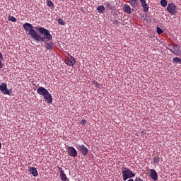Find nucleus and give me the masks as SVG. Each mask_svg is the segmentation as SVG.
<instances>
[{
    "instance_id": "3",
    "label": "nucleus",
    "mask_w": 181,
    "mask_h": 181,
    "mask_svg": "<svg viewBox=\"0 0 181 181\" xmlns=\"http://www.w3.org/2000/svg\"><path fill=\"white\" fill-rule=\"evenodd\" d=\"M123 180L126 181L128 179H131V177H134L135 176V173L132 172L129 168H124L122 170Z\"/></svg>"
},
{
    "instance_id": "21",
    "label": "nucleus",
    "mask_w": 181,
    "mask_h": 181,
    "mask_svg": "<svg viewBox=\"0 0 181 181\" xmlns=\"http://www.w3.org/2000/svg\"><path fill=\"white\" fill-rule=\"evenodd\" d=\"M143 9H144V12H148V11H149V6H148V4L146 3L145 4H143V6H141Z\"/></svg>"
},
{
    "instance_id": "23",
    "label": "nucleus",
    "mask_w": 181,
    "mask_h": 181,
    "mask_svg": "<svg viewBox=\"0 0 181 181\" xmlns=\"http://www.w3.org/2000/svg\"><path fill=\"white\" fill-rule=\"evenodd\" d=\"M112 8H114V7L112 6V5H111V4L106 3V8L107 9V11H111V9H112Z\"/></svg>"
},
{
    "instance_id": "5",
    "label": "nucleus",
    "mask_w": 181,
    "mask_h": 181,
    "mask_svg": "<svg viewBox=\"0 0 181 181\" xmlns=\"http://www.w3.org/2000/svg\"><path fill=\"white\" fill-rule=\"evenodd\" d=\"M167 11L171 15H176V13H177V8H176V4H175L174 3L168 4L167 6Z\"/></svg>"
},
{
    "instance_id": "29",
    "label": "nucleus",
    "mask_w": 181,
    "mask_h": 181,
    "mask_svg": "<svg viewBox=\"0 0 181 181\" xmlns=\"http://www.w3.org/2000/svg\"><path fill=\"white\" fill-rule=\"evenodd\" d=\"M58 170L60 173H64V170H63V168H62V167H58Z\"/></svg>"
},
{
    "instance_id": "19",
    "label": "nucleus",
    "mask_w": 181,
    "mask_h": 181,
    "mask_svg": "<svg viewBox=\"0 0 181 181\" xmlns=\"http://www.w3.org/2000/svg\"><path fill=\"white\" fill-rule=\"evenodd\" d=\"M47 5L49 8H54V4L50 0H47Z\"/></svg>"
},
{
    "instance_id": "22",
    "label": "nucleus",
    "mask_w": 181,
    "mask_h": 181,
    "mask_svg": "<svg viewBox=\"0 0 181 181\" xmlns=\"http://www.w3.org/2000/svg\"><path fill=\"white\" fill-rule=\"evenodd\" d=\"M3 59L4 56L2 55V53L0 52V69H2L4 67V64H2Z\"/></svg>"
},
{
    "instance_id": "16",
    "label": "nucleus",
    "mask_w": 181,
    "mask_h": 181,
    "mask_svg": "<svg viewBox=\"0 0 181 181\" xmlns=\"http://www.w3.org/2000/svg\"><path fill=\"white\" fill-rule=\"evenodd\" d=\"M59 176H60L61 180H62V181H67V180H69V178H67V175H66V173L64 172V173H61L59 174Z\"/></svg>"
},
{
    "instance_id": "25",
    "label": "nucleus",
    "mask_w": 181,
    "mask_h": 181,
    "mask_svg": "<svg viewBox=\"0 0 181 181\" xmlns=\"http://www.w3.org/2000/svg\"><path fill=\"white\" fill-rule=\"evenodd\" d=\"M92 83L93 84H94L95 87H96L97 88H100V84L98 83V82L95 81V80H93Z\"/></svg>"
},
{
    "instance_id": "9",
    "label": "nucleus",
    "mask_w": 181,
    "mask_h": 181,
    "mask_svg": "<svg viewBox=\"0 0 181 181\" xmlns=\"http://www.w3.org/2000/svg\"><path fill=\"white\" fill-rule=\"evenodd\" d=\"M65 64L68 66H74L76 64V59L71 56L69 59L65 61Z\"/></svg>"
},
{
    "instance_id": "11",
    "label": "nucleus",
    "mask_w": 181,
    "mask_h": 181,
    "mask_svg": "<svg viewBox=\"0 0 181 181\" xmlns=\"http://www.w3.org/2000/svg\"><path fill=\"white\" fill-rule=\"evenodd\" d=\"M150 173H151L150 176L153 179V180L154 181L158 180V173H156V170L153 169H151Z\"/></svg>"
},
{
    "instance_id": "31",
    "label": "nucleus",
    "mask_w": 181,
    "mask_h": 181,
    "mask_svg": "<svg viewBox=\"0 0 181 181\" xmlns=\"http://www.w3.org/2000/svg\"><path fill=\"white\" fill-rule=\"evenodd\" d=\"M0 148H2V144L0 142Z\"/></svg>"
},
{
    "instance_id": "1",
    "label": "nucleus",
    "mask_w": 181,
    "mask_h": 181,
    "mask_svg": "<svg viewBox=\"0 0 181 181\" xmlns=\"http://www.w3.org/2000/svg\"><path fill=\"white\" fill-rule=\"evenodd\" d=\"M24 30L28 32V35L31 36L37 43L40 42H46V40H53V36L49 32V30L43 27H33L29 23L23 25Z\"/></svg>"
},
{
    "instance_id": "12",
    "label": "nucleus",
    "mask_w": 181,
    "mask_h": 181,
    "mask_svg": "<svg viewBox=\"0 0 181 181\" xmlns=\"http://www.w3.org/2000/svg\"><path fill=\"white\" fill-rule=\"evenodd\" d=\"M40 42H43V41H40ZM44 42H45V45H46V46H45V47H46V49H47V50H49V52H50V50H53V43L52 42H49V40H46V41H44Z\"/></svg>"
},
{
    "instance_id": "8",
    "label": "nucleus",
    "mask_w": 181,
    "mask_h": 181,
    "mask_svg": "<svg viewBox=\"0 0 181 181\" xmlns=\"http://www.w3.org/2000/svg\"><path fill=\"white\" fill-rule=\"evenodd\" d=\"M77 149L83 156H87V155H88V148L86 146L79 144Z\"/></svg>"
},
{
    "instance_id": "24",
    "label": "nucleus",
    "mask_w": 181,
    "mask_h": 181,
    "mask_svg": "<svg viewBox=\"0 0 181 181\" xmlns=\"http://www.w3.org/2000/svg\"><path fill=\"white\" fill-rule=\"evenodd\" d=\"M8 21H10L11 22H16L18 20L16 19V18L10 16H8Z\"/></svg>"
},
{
    "instance_id": "4",
    "label": "nucleus",
    "mask_w": 181,
    "mask_h": 181,
    "mask_svg": "<svg viewBox=\"0 0 181 181\" xmlns=\"http://www.w3.org/2000/svg\"><path fill=\"white\" fill-rule=\"evenodd\" d=\"M168 50H170V52L175 54V56H179V50H180V47H179L176 44L170 45L168 47Z\"/></svg>"
},
{
    "instance_id": "15",
    "label": "nucleus",
    "mask_w": 181,
    "mask_h": 181,
    "mask_svg": "<svg viewBox=\"0 0 181 181\" xmlns=\"http://www.w3.org/2000/svg\"><path fill=\"white\" fill-rule=\"evenodd\" d=\"M98 13H104L105 12V7L104 6H99L97 8Z\"/></svg>"
},
{
    "instance_id": "6",
    "label": "nucleus",
    "mask_w": 181,
    "mask_h": 181,
    "mask_svg": "<svg viewBox=\"0 0 181 181\" xmlns=\"http://www.w3.org/2000/svg\"><path fill=\"white\" fill-rule=\"evenodd\" d=\"M66 152L69 156H71L72 158H76V156H77V150L73 146H67Z\"/></svg>"
},
{
    "instance_id": "17",
    "label": "nucleus",
    "mask_w": 181,
    "mask_h": 181,
    "mask_svg": "<svg viewBox=\"0 0 181 181\" xmlns=\"http://www.w3.org/2000/svg\"><path fill=\"white\" fill-rule=\"evenodd\" d=\"M173 63H174V64H181V59L179 57H174L173 59Z\"/></svg>"
},
{
    "instance_id": "30",
    "label": "nucleus",
    "mask_w": 181,
    "mask_h": 181,
    "mask_svg": "<svg viewBox=\"0 0 181 181\" xmlns=\"http://www.w3.org/2000/svg\"><path fill=\"white\" fill-rule=\"evenodd\" d=\"M81 125H84L85 124H87V120L86 119H82L81 122Z\"/></svg>"
},
{
    "instance_id": "14",
    "label": "nucleus",
    "mask_w": 181,
    "mask_h": 181,
    "mask_svg": "<svg viewBox=\"0 0 181 181\" xmlns=\"http://www.w3.org/2000/svg\"><path fill=\"white\" fill-rule=\"evenodd\" d=\"M129 4L132 6V8H136V6H138L139 1V0H129Z\"/></svg>"
},
{
    "instance_id": "27",
    "label": "nucleus",
    "mask_w": 181,
    "mask_h": 181,
    "mask_svg": "<svg viewBox=\"0 0 181 181\" xmlns=\"http://www.w3.org/2000/svg\"><path fill=\"white\" fill-rule=\"evenodd\" d=\"M156 29H157V33L158 35H162L163 30H162V28H160V27H157Z\"/></svg>"
},
{
    "instance_id": "13",
    "label": "nucleus",
    "mask_w": 181,
    "mask_h": 181,
    "mask_svg": "<svg viewBox=\"0 0 181 181\" xmlns=\"http://www.w3.org/2000/svg\"><path fill=\"white\" fill-rule=\"evenodd\" d=\"M123 9L124 12H125L126 13H129V15H130V13H132V11H131V6L129 4H124Z\"/></svg>"
},
{
    "instance_id": "28",
    "label": "nucleus",
    "mask_w": 181,
    "mask_h": 181,
    "mask_svg": "<svg viewBox=\"0 0 181 181\" xmlns=\"http://www.w3.org/2000/svg\"><path fill=\"white\" fill-rule=\"evenodd\" d=\"M139 1H140L141 6L146 4V1H145V0H139Z\"/></svg>"
},
{
    "instance_id": "7",
    "label": "nucleus",
    "mask_w": 181,
    "mask_h": 181,
    "mask_svg": "<svg viewBox=\"0 0 181 181\" xmlns=\"http://www.w3.org/2000/svg\"><path fill=\"white\" fill-rule=\"evenodd\" d=\"M0 91L2 93V94H4V95H11V91L8 90V86L5 83H2L0 85Z\"/></svg>"
},
{
    "instance_id": "10",
    "label": "nucleus",
    "mask_w": 181,
    "mask_h": 181,
    "mask_svg": "<svg viewBox=\"0 0 181 181\" xmlns=\"http://www.w3.org/2000/svg\"><path fill=\"white\" fill-rule=\"evenodd\" d=\"M29 172L35 177H37V176H39V173H37V169H36V168H35V167H29Z\"/></svg>"
},
{
    "instance_id": "18",
    "label": "nucleus",
    "mask_w": 181,
    "mask_h": 181,
    "mask_svg": "<svg viewBox=\"0 0 181 181\" xmlns=\"http://www.w3.org/2000/svg\"><path fill=\"white\" fill-rule=\"evenodd\" d=\"M160 161V158L158 156H156L153 158V165H158Z\"/></svg>"
},
{
    "instance_id": "20",
    "label": "nucleus",
    "mask_w": 181,
    "mask_h": 181,
    "mask_svg": "<svg viewBox=\"0 0 181 181\" xmlns=\"http://www.w3.org/2000/svg\"><path fill=\"white\" fill-rule=\"evenodd\" d=\"M160 5L163 8H166V6H168V1H166V0H160Z\"/></svg>"
},
{
    "instance_id": "26",
    "label": "nucleus",
    "mask_w": 181,
    "mask_h": 181,
    "mask_svg": "<svg viewBox=\"0 0 181 181\" xmlns=\"http://www.w3.org/2000/svg\"><path fill=\"white\" fill-rule=\"evenodd\" d=\"M58 23L62 25H66V23L64 22V21H63V19L62 18L58 19Z\"/></svg>"
},
{
    "instance_id": "2",
    "label": "nucleus",
    "mask_w": 181,
    "mask_h": 181,
    "mask_svg": "<svg viewBox=\"0 0 181 181\" xmlns=\"http://www.w3.org/2000/svg\"><path fill=\"white\" fill-rule=\"evenodd\" d=\"M37 93L40 95H42L44 97L45 101L47 104H52L53 102V98L52 97V95H50V93H49V90L46 89V88L40 86L37 88Z\"/></svg>"
}]
</instances>
